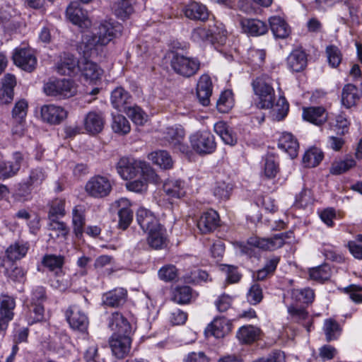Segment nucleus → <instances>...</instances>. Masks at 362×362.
Listing matches in <instances>:
<instances>
[{"label": "nucleus", "instance_id": "37", "mask_svg": "<svg viewBox=\"0 0 362 362\" xmlns=\"http://www.w3.org/2000/svg\"><path fill=\"white\" fill-rule=\"evenodd\" d=\"M29 247L27 242L16 241L6 249V256L11 261L19 260L25 257Z\"/></svg>", "mask_w": 362, "mask_h": 362}, {"label": "nucleus", "instance_id": "40", "mask_svg": "<svg viewBox=\"0 0 362 362\" xmlns=\"http://www.w3.org/2000/svg\"><path fill=\"white\" fill-rule=\"evenodd\" d=\"M214 132L221 138L226 144L233 146L237 142V139L227 124L223 121L214 124Z\"/></svg>", "mask_w": 362, "mask_h": 362}, {"label": "nucleus", "instance_id": "31", "mask_svg": "<svg viewBox=\"0 0 362 362\" xmlns=\"http://www.w3.org/2000/svg\"><path fill=\"white\" fill-rule=\"evenodd\" d=\"M183 12L187 18L202 21L207 20L209 15L206 6L197 2H192L187 5Z\"/></svg>", "mask_w": 362, "mask_h": 362}, {"label": "nucleus", "instance_id": "25", "mask_svg": "<svg viewBox=\"0 0 362 362\" xmlns=\"http://www.w3.org/2000/svg\"><path fill=\"white\" fill-rule=\"evenodd\" d=\"M95 34H86L83 36L81 42L78 46L80 52H82L84 57H91L98 54V50L100 47H103Z\"/></svg>", "mask_w": 362, "mask_h": 362}, {"label": "nucleus", "instance_id": "58", "mask_svg": "<svg viewBox=\"0 0 362 362\" xmlns=\"http://www.w3.org/2000/svg\"><path fill=\"white\" fill-rule=\"evenodd\" d=\"M46 173L41 168H33L30 170L29 176L26 181L33 188L40 186L46 178Z\"/></svg>", "mask_w": 362, "mask_h": 362}, {"label": "nucleus", "instance_id": "18", "mask_svg": "<svg viewBox=\"0 0 362 362\" xmlns=\"http://www.w3.org/2000/svg\"><path fill=\"white\" fill-rule=\"evenodd\" d=\"M132 340L129 336H112L110 341L111 351L117 358H124L130 351Z\"/></svg>", "mask_w": 362, "mask_h": 362}, {"label": "nucleus", "instance_id": "43", "mask_svg": "<svg viewBox=\"0 0 362 362\" xmlns=\"http://www.w3.org/2000/svg\"><path fill=\"white\" fill-rule=\"evenodd\" d=\"M48 230L51 231L49 236L52 238H66L69 232V228L65 223L58 221V219L49 220Z\"/></svg>", "mask_w": 362, "mask_h": 362}, {"label": "nucleus", "instance_id": "20", "mask_svg": "<svg viewBox=\"0 0 362 362\" xmlns=\"http://www.w3.org/2000/svg\"><path fill=\"white\" fill-rule=\"evenodd\" d=\"M219 216L212 209L204 212L197 221V228L202 233L214 231L219 225Z\"/></svg>", "mask_w": 362, "mask_h": 362}, {"label": "nucleus", "instance_id": "1", "mask_svg": "<svg viewBox=\"0 0 362 362\" xmlns=\"http://www.w3.org/2000/svg\"><path fill=\"white\" fill-rule=\"evenodd\" d=\"M136 220L141 228L148 232V243L153 249H162L167 245L165 230L156 217L147 209L140 208Z\"/></svg>", "mask_w": 362, "mask_h": 362}, {"label": "nucleus", "instance_id": "19", "mask_svg": "<svg viewBox=\"0 0 362 362\" xmlns=\"http://www.w3.org/2000/svg\"><path fill=\"white\" fill-rule=\"evenodd\" d=\"M120 26L110 21H103L98 26L95 34L101 45H107L114 37L120 33Z\"/></svg>", "mask_w": 362, "mask_h": 362}, {"label": "nucleus", "instance_id": "24", "mask_svg": "<svg viewBox=\"0 0 362 362\" xmlns=\"http://www.w3.org/2000/svg\"><path fill=\"white\" fill-rule=\"evenodd\" d=\"M115 204L119 208L118 211L119 227L125 230L133 219V211L129 208L130 202L127 198H121L115 201Z\"/></svg>", "mask_w": 362, "mask_h": 362}, {"label": "nucleus", "instance_id": "8", "mask_svg": "<svg viewBox=\"0 0 362 362\" xmlns=\"http://www.w3.org/2000/svg\"><path fill=\"white\" fill-rule=\"evenodd\" d=\"M189 139L192 148L200 155L211 153L216 149L214 136L208 131L196 132Z\"/></svg>", "mask_w": 362, "mask_h": 362}, {"label": "nucleus", "instance_id": "49", "mask_svg": "<svg viewBox=\"0 0 362 362\" xmlns=\"http://www.w3.org/2000/svg\"><path fill=\"white\" fill-rule=\"evenodd\" d=\"M112 129L115 133L124 135L130 132L131 126L124 116L116 115L112 117Z\"/></svg>", "mask_w": 362, "mask_h": 362}, {"label": "nucleus", "instance_id": "47", "mask_svg": "<svg viewBox=\"0 0 362 362\" xmlns=\"http://www.w3.org/2000/svg\"><path fill=\"white\" fill-rule=\"evenodd\" d=\"M192 298V290L189 286L176 288L173 291L172 300L179 304L189 303Z\"/></svg>", "mask_w": 362, "mask_h": 362}, {"label": "nucleus", "instance_id": "45", "mask_svg": "<svg viewBox=\"0 0 362 362\" xmlns=\"http://www.w3.org/2000/svg\"><path fill=\"white\" fill-rule=\"evenodd\" d=\"M323 329L327 341L338 339L341 332V329L338 322L331 318L325 320Z\"/></svg>", "mask_w": 362, "mask_h": 362}, {"label": "nucleus", "instance_id": "32", "mask_svg": "<svg viewBox=\"0 0 362 362\" xmlns=\"http://www.w3.org/2000/svg\"><path fill=\"white\" fill-rule=\"evenodd\" d=\"M80 62L71 54H64L57 64V70L59 74L71 75L78 69Z\"/></svg>", "mask_w": 362, "mask_h": 362}, {"label": "nucleus", "instance_id": "3", "mask_svg": "<svg viewBox=\"0 0 362 362\" xmlns=\"http://www.w3.org/2000/svg\"><path fill=\"white\" fill-rule=\"evenodd\" d=\"M43 89L47 95L59 99L72 97L77 91L74 83L66 78L50 80L44 85Z\"/></svg>", "mask_w": 362, "mask_h": 362}, {"label": "nucleus", "instance_id": "39", "mask_svg": "<svg viewBox=\"0 0 362 362\" xmlns=\"http://www.w3.org/2000/svg\"><path fill=\"white\" fill-rule=\"evenodd\" d=\"M16 85V77L11 74H6L2 79L1 90V99L5 103H10L13 98V88Z\"/></svg>", "mask_w": 362, "mask_h": 362}, {"label": "nucleus", "instance_id": "30", "mask_svg": "<svg viewBox=\"0 0 362 362\" xmlns=\"http://www.w3.org/2000/svg\"><path fill=\"white\" fill-rule=\"evenodd\" d=\"M278 146L286 152L291 158H296L298 155L299 144L291 133L284 132L281 134L279 139Z\"/></svg>", "mask_w": 362, "mask_h": 362}, {"label": "nucleus", "instance_id": "38", "mask_svg": "<svg viewBox=\"0 0 362 362\" xmlns=\"http://www.w3.org/2000/svg\"><path fill=\"white\" fill-rule=\"evenodd\" d=\"M148 158L160 168L168 170L173 166L172 157L166 151L159 150L152 152L148 154Z\"/></svg>", "mask_w": 362, "mask_h": 362}, {"label": "nucleus", "instance_id": "34", "mask_svg": "<svg viewBox=\"0 0 362 362\" xmlns=\"http://www.w3.org/2000/svg\"><path fill=\"white\" fill-rule=\"evenodd\" d=\"M270 29L276 38L284 39L291 33V28L287 23L279 16H272L269 19Z\"/></svg>", "mask_w": 362, "mask_h": 362}, {"label": "nucleus", "instance_id": "57", "mask_svg": "<svg viewBox=\"0 0 362 362\" xmlns=\"http://www.w3.org/2000/svg\"><path fill=\"white\" fill-rule=\"evenodd\" d=\"M28 103L25 100H20L16 103L12 110L13 118L19 124H21L25 118L28 112Z\"/></svg>", "mask_w": 362, "mask_h": 362}, {"label": "nucleus", "instance_id": "35", "mask_svg": "<svg viewBox=\"0 0 362 362\" xmlns=\"http://www.w3.org/2000/svg\"><path fill=\"white\" fill-rule=\"evenodd\" d=\"M134 0H117L112 6L114 14L119 19L126 20L134 12Z\"/></svg>", "mask_w": 362, "mask_h": 362}, {"label": "nucleus", "instance_id": "7", "mask_svg": "<svg viewBox=\"0 0 362 362\" xmlns=\"http://www.w3.org/2000/svg\"><path fill=\"white\" fill-rule=\"evenodd\" d=\"M292 234V232L281 233L267 238L252 236L248 238L247 243L250 246L262 250H274L281 247L285 244V240L290 238Z\"/></svg>", "mask_w": 362, "mask_h": 362}, {"label": "nucleus", "instance_id": "10", "mask_svg": "<svg viewBox=\"0 0 362 362\" xmlns=\"http://www.w3.org/2000/svg\"><path fill=\"white\" fill-rule=\"evenodd\" d=\"M40 115L44 122L51 125H57L67 117L68 112L62 106L47 104L41 107Z\"/></svg>", "mask_w": 362, "mask_h": 362}, {"label": "nucleus", "instance_id": "22", "mask_svg": "<svg viewBox=\"0 0 362 362\" xmlns=\"http://www.w3.org/2000/svg\"><path fill=\"white\" fill-rule=\"evenodd\" d=\"M212 93V82L207 74L202 75L197 84V95L202 105L207 106Z\"/></svg>", "mask_w": 362, "mask_h": 362}, {"label": "nucleus", "instance_id": "29", "mask_svg": "<svg viewBox=\"0 0 362 362\" xmlns=\"http://www.w3.org/2000/svg\"><path fill=\"white\" fill-rule=\"evenodd\" d=\"M127 291L122 288H117L110 291L103 296L104 305L116 308L123 305L127 299Z\"/></svg>", "mask_w": 362, "mask_h": 362}, {"label": "nucleus", "instance_id": "2", "mask_svg": "<svg viewBox=\"0 0 362 362\" xmlns=\"http://www.w3.org/2000/svg\"><path fill=\"white\" fill-rule=\"evenodd\" d=\"M272 78L262 74L255 78L251 83L253 93L258 100L257 105L262 109H270L276 99Z\"/></svg>", "mask_w": 362, "mask_h": 362}, {"label": "nucleus", "instance_id": "54", "mask_svg": "<svg viewBox=\"0 0 362 362\" xmlns=\"http://www.w3.org/2000/svg\"><path fill=\"white\" fill-rule=\"evenodd\" d=\"M124 113L137 125H143L147 121V115L137 105L130 106Z\"/></svg>", "mask_w": 362, "mask_h": 362}, {"label": "nucleus", "instance_id": "61", "mask_svg": "<svg viewBox=\"0 0 362 362\" xmlns=\"http://www.w3.org/2000/svg\"><path fill=\"white\" fill-rule=\"evenodd\" d=\"M263 298L262 290L257 284H254L247 293V300L252 305L259 303Z\"/></svg>", "mask_w": 362, "mask_h": 362}, {"label": "nucleus", "instance_id": "17", "mask_svg": "<svg viewBox=\"0 0 362 362\" xmlns=\"http://www.w3.org/2000/svg\"><path fill=\"white\" fill-rule=\"evenodd\" d=\"M232 328V323L224 317H216L205 329L207 337L213 336L216 338H223L228 334Z\"/></svg>", "mask_w": 362, "mask_h": 362}, {"label": "nucleus", "instance_id": "51", "mask_svg": "<svg viewBox=\"0 0 362 362\" xmlns=\"http://www.w3.org/2000/svg\"><path fill=\"white\" fill-rule=\"evenodd\" d=\"M72 223L74 226V232L76 236L82 234L85 224V216L82 208L76 206L72 211Z\"/></svg>", "mask_w": 362, "mask_h": 362}, {"label": "nucleus", "instance_id": "59", "mask_svg": "<svg viewBox=\"0 0 362 362\" xmlns=\"http://www.w3.org/2000/svg\"><path fill=\"white\" fill-rule=\"evenodd\" d=\"M327 60L332 67H337L341 62L342 56L339 49L334 45L326 48Z\"/></svg>", "mask_w": 362, "mask_h": 362}, {"label": "nucleus", "instance_id": "21", "mask_svg": "<svg viewBox=\"0 0 362 362\" xmlns=\"http://www.w3.org/2000/svg\"><path fill=\"white\" fill-rule=\"evenodd\" d=\"M185 132L182 128L168 127L164 133V139L175 149L182 153L188 151V147L182 143Z\"/></svg>", "mask_w": 362, "mask_h": 362}, {"label": "nucleus", "instance_id": "23", "mask_svg": "<svg viewBox=\"0 0 362 362\" xmlns=\"http://www.w3.org/2000/svg\"><path fill=\"white\" fill-rule=\"evenodd\" d=\"M105 124V118L102 113L97 112H89L83 120L84 129L91 134H96L100 132Z\"/></svg>", "mask_w": 362, "mask_h": 362}, {"label": "nucleus", "instance_id": "9", "mask_svg": "<svg viewBox=\"0 0 362 362\" xmlns=\"http://www.w3.org/2000/svg\"><path fill=\"white\" fill-rule=\"evenodd\" d=\"M15 65L25 71L32 72L37 66V58L29 48H16L12 56Z\"/></svg>", "mask_w": 362, "mask_h": 362}, {"label": "nucleus", "instance_id": "46", "mask_svg": "<svg viewBox=\"0 0 362 362\" xmlns=\"http://www.w3.org/2000/svg\"><path fill=\"white\" fill-rule=\"evenodd\" d=\"M42 264L56 274L62 273V268L64 264V257L61 255H47L42 261Z\"/></svg>", "mask_w": 362, "mask_h": 362}, {"label": "nucleus", "instance_id": "4", "mask_svg": "<svg viewBox=\"0 0 362 362\" xmlns=\"http://www.w3.org/2000/svg\"><path fill=\"white\" fill-rule=\"evenodd\" d=\"M170 64L176 74L185 78L195 75L201 66L200 61L197 58L187 57L180 54L173 55Z\"/></svg>", "mask_w": 362, "mask_h": 362}, {"label": "nucleus", "instance_id": "53", "mask_svg": "<svg viewBox=\"0 0 362 362\" xmlns=\"http://www.w3.org/2000/svg\"><path fill=\"white\" fill-rule=\"evenodd\" d=\"M322 158V152L318 148H313L305 153L303 157V162L305 167L313 168L320 163Z\"/></svg>", "mask_w": 362, "mask_h": 362}, {"label": "nucleus", "instance_id": "28", "mask_svg": "<svg viewBox=\"0 0 362 362\" xmlns=\"http://www.w3.org/2000/svg\"><path fill=\"white\" fill-rule=\"evenodd\" d=\"M165 194L170 199H180L185 196V183L181 180L169 179L163 186Z\"/></svg>", "mask_w": 362, "mask_h": 362}, {"label": "nucleus", "instance_id": "64", "mask_svg": "<svg viewBox=\"0 0 362 362\" xmlns=\"http://www.w3.org/2000/svg\"><path fill=\"white\" fill-rule=\"evenodd\" d=\"M210 31L208 28L206 27H197L194 28L191 35L192 40L197 43L209 40L210 41L209 37Z\"/></svg>", "mask_w": 362, "mask_h": 362}, {"label": "nucleus", "instance_id": "62", "mask_svg": "<svg viewBox=\"0 0 362 362\" xmlns=\"http://www.w3.org/2000/svg\"><path fill=\"white\" fill-rule=\"evenodd\" d=\"M216 105L218 110L221 112H227L233 106L231 93L230 91L222 93Z\"/></svg>", "mask_w": 362, "mask_h": 362}, {"label": "nucleus", "instance_id": "15", "mask_svg": "<svg viewBox=\"0 0 362 362\" xmlns=\"http://www.w3.org/2000/svg\"><path fill=\"white\" fill-rule=\"evenodd\" d=\"M66 16L69 21L82 29L91 26V21L87 16V12L80 8L77 3H71L66 8Z\"/></svg>", "mask_w": 362, "mask_h": 362}, {"label": "nucleus", "instance_id": "63", "mask_svg": "<svg viewBox=\"0 0 362 362\" xmlns=\"http://www.w3.org/2000/svg\"><path fill=\"white\" fill-rule=\"evenodd\" d=\"M45 309L41 303H30V315L31 323L40 322L44 319Z\"/></svg>", "mask_w": 362, "mask_h": 362}, {"label": "nucleus", "instance_id": "50", "mask_svg": "<svg viewBox=\"0 0 362 362\" xmlns=\"http://www.w3.org/2000/svg\"><path fill=\"white\" fill-rule=\"evenodd\" d=\"M291 297L298 303H308L313 300L315 294L313 289L305 288L303 289L293 288L290 291Z\"/></svg>", "mask_w": 362, "mask_h": 362}, {"label": "nucleus", "instance_id": "5", "mask_svg": "<svg viewBox=\"0 0 362 362\" xmlns=\"http://www.w3.org/2000/svg\"><path fill=\"white\" fill-rule=\"evenodd\" d=\"M112 189L111 180L105 176L94 175L86 183L85 191L87 194L95 199L107 197Z\"/></svg>", "mask_w": 362, "mask_h": 362}, {"label": "nucleus", "instance_id": "41", "mask_svg": "<svg viewBox=\"0 0 362 362\" xmlns=\"http://www.w3.org/2000/svg\"><path fill=\"white\" fill-rule=\"evenodd\" d=\"M359 97L356 86L352 84L344 86L341 93V103L346 108H349L356 105Z\"/></svg>", "mask_w": 362, "mask_h": 362}, {"label": "nucleus", "instance_id": "14", "mask_svg": "<svg viewBox=\"0 0 362 362\" xmlns=\"http://www.w3.org/2000/svg\"><path fill=\"white\" fill-rule=\"evenodd\" d=\"M108 327L113 332L112 336H129L132 332L130 323L118 312L112 313L109 317Z\"/></svg>", "mask_w": 362, "mask_h": 362}, {"label": "nucleus", "instance_id": "12", "mask_svg": "<svg viewBox=\"0 0 362 362\" xmlns=\"http://www.w3.org/2000/svg\"><path fill=\"white\" fill-rule=\"evenodd\" d=\"M24 160L23 155L20 152L13 154V160L6 161L0 158V179H7L17 175Z\"/></svg>", "mask_w": 362, "mask_h": 362}, {"label": "nucleus", "instance_id": "55", "mask_svg": "<svg viewBox=\"0 0 362 362\" xmlns=\"http://www.w3.org/2000/svg\"><path fill=\"white\" fill-rule=\"evenodd\" d=\"M356 165V161L353 158H347L344 160L335 161L330 168V173L333 175H340L350 170Z\"/></svg>", "mask_w": 362, "mask_h": 362}, {"label": "nucleus", "instance_id": "27", "mask_svg": "<svg viewBox=\"0 0 362 362\" xmlns=\"http://www.w3.org/2000/svg\"><path fill=\"white\" fill-rule=\"evenodd\" d=\"M78 70L86 80L90 81L98 80L103 73V69L96 63L87 59L86 57L80 62Z\"/></svg>", "mask_w": 362, "mask_h": 362}, {"label": "nucleus", "instance_id": "60", "mask_svg": "<svg viewBox=\"0 0 362 362\" xmlns=\"http://www.w3.org/2000/svg\"><path fill=\"white\" fill-rule=\"evenodd\" d=\"M177 269L173 264L163 266L158 271L159 278L166 282L175 280L177 278Z\"/></svg>", "mask_w": 362, "mask_h": 362}, {"label": "nucleus", "instance_id": "11", "mask_svg": "<svg viewBox=\"0 0 362 362\" xmlns=\"http://www.w3.org/2000/svg\"><path fill=\"white\" fill-rule=\"evenodd\" d=\"M16 302L13 298L7 295L0 296V332H4L8 322L13 318Z\"/></svg>", "mask_w": 362, "mask_h": 362}, {"label": "nucleus", "instance_id": "16", "mask_svg": "<svg viewBox=\"0 0 362 362\" xmlns=\"http://www.w3.org/2000/svg\"><path fill=\"white\" fill-rule=\"evenodd\" d=\"M240 23L243 33L249 36L259 37L265 35L268 31L267 24L257 18H243Z\"/></svg>", "mask_w": 362, "mask_h": 362}, {"label": "nucleus", "instance_id": "33", "mask_svg": "<svg viewBox=\"0 0 362 362\" xmlns=\"http://www.w3.org/2000/svg\"><path fill=\"white\" fill-rule=\"evenodd\" d=\"M303 117L315 125H321L327 121L325 109L322 107H310L303 109Z\"/></svg>", "mask_w": 362, "mask_h": 362}, {"label": "nucleus", "instance_id": "48", "mask_svg": "<svg viewBox=\"0 0 362 362\" xmlns=\"http://www.w3.org/2000/svg\"><path fill=\"white\" fill-rule=\"evenodd\" d=\"M65 200L62 199H55L49 204L48 218L49 220L59 219L63 217L65 212Z\"/></svg>", "mask_w": 362, "mask_h": 362}, {"label": "nucleus", "instance_id": "13", "mask_svg": "<svg viewBox=\"0 0 362 362\" xmlns=\"http://www.w3.org/2000/svg\"><path fill=\"white\" fill-rule=\"evenodd\" d=\"M66 317L72 329L81 332H86L88 326V319L78 306L69 307L66 312Z\"/></svg>", "mask_w": 362, "mask_h": 362}, {"label": "nucleus", "instance_id": "44", "mask_svg": "<svg viewBox=\"0 0 362 362\" xmlns=\"http://www.w3.org/2000/svg\"><path fill=\"white\" fill-rule=\"evenodd\" d=\"M259 329L253 326H243L237 333L238 339L243 343L250 344L255 341L259 336Z\"/></svg>", "mask_w": 362, "mask_h": 362}, {"label": "nucleus", "instance_id": "6", "mask_svg": "<svg viewBox=\"0 0 362 362\" xmlns=\"http://www.w3.org/2000/svg\"><path fill=\"white\" fill-rule=\"evenodd\" d=\"M148 169L146 162L131 157H122L117 163V173L126 180L135 177L141 172Z\"/></svg>", "mask_w": 362, "mask_h": 362}, {"label": "nucleus", "instance_id": "36", "mask_svg": "<svg viewBox=\"0 0 362 362\" xmlns=\"http://www.w3.org/2000/svg\"><path fill=\"white\" fill-rule=\"evenodd\" d=\"M287 64L290 69L295 72L303 71L307 65L305 53L299 49L293 50L287 58Z\"/></svg>", "mask_w": 362, "mask_h": 362}, {"label": "nucleus", "instance_id": "26", "mask_svg": "<svg viewBox=\"0 0 362 362\" xmlns=\"http://www.w3.org/2000/svg\"><path fill=\"white\" fill-rule=\"evenodd\" d=\"M132 97L129 93L122 87L116 88L111 94L112 106L120 112H125L131 106Z\"/></svg>", "mask_w": 362, "mask_h": 362}, {"label": "nucleus", "instance_id": "56", "mask_svg": "<svg viewBox=\"0 0 362 362\" xmlns=\"http://www.w3.org/2000/svg\"><path fill=\"white\" fill-rule=\"evenodd\" d=\"M279 262V258L277 257H272L269 259L265 266L257 271V279L259 281H262L265 279L269 275H271L276 270L277 264Z\"/></svg>", "mask_w": 362, "mask_h": 362}, {"label": "nucleus", "instance_id": "42", "mask_svg": "<svg viewBox=\"0 0 362 362\" xmlns=\"http://www.w3.org/2000/svg\"><path fill=\"white\" fill-rule=\"evenodd\" d=\"M208 30L209 33L210 41L211 42H217L224 43L226 39V30L225 26L221 22L214 21L212 24H209Z\"/></svg>", "mask_w": 362, "mask_h": 362}, {"label": "nucleus", "instance_id": "52", "mask_svg": "<svg viewBox=\"0 0 362 362\" xmlns=\"http://www.w3.org/2000/svg\"><path fill=\"white\" fill-rule=\"evenodd\" d=\"M309 275L311 279L322 283L330 278L331 269L327 264H322L310 269Z\"/></svg>", "mask_w": 362, "mask_h": 362}]
</instances>
